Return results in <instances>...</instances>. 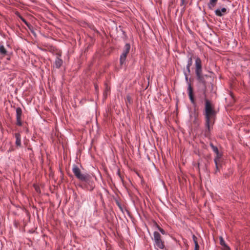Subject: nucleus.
<instances>
[{"mask_svg":"<svg viewBox=\"0 0 250 250\" xmlns=\"http://www.w3.org/2000/svg\"><path fill=\"white\" fill-rule=\"evenodd\" d=\"M197 80L200 83H202L204 86L206 85V78L208 77L207 75H204L202 72L196 73Z\"/></svg>","mask_w":250,"mask_h":250,"instance_id":"obj_7","label":"nucleus"},{"mask_svg":"<svg viewBox=\"0 0 250 250\" xmlns=\"http://www.w3.org/2000/svg\"><path fill=\"white\" fill-rule=\"evenodd\" d=\"M192 58L190 57L188 59L187 65L186 66L188 74L190 73V67L192 65Z\"/></svg>","mask_w":250,"mask_h":250,"instance_id":"obj_14","label":"nucleus"},{"mask_svg":"<svg viewBox=\"0 0 250 250\" xmlns=\"http://www.w3.org/2000/svg\"><path fill=\"white\" fill-rule=\"evenodd\" d=\"M157 228L159 230V231L163 235L166 234V231L161 227H160L159 226L157 225Z\"/></svg>","mask_w":250,"mask_h":250,"instance_id":"obj_19","label":"nucleus"},{"mask_svg":"<svg viewBox=\"0 0 250 250\" xmlns=\"http://www.w3.org/2000/svg\"><path fill=\"white\" fill-rule=\"evenodd\" d=\"M184 75H185V80L187 81V83H188L189 82L188 81V74L185 71H184Z\"/></svg>","mask_w":250,"mask_h":250,"instance_id":"obj_22","label":"nucleus"},{"mask_svg":"<svg viewBox=\"0 0 250 250\" xmlns=\"http://www.w3.org/2000/svg\"><path fill=\"white\" fill-rule=\"evenodd\" d=\"M126 99L127 100V102L129 103L131 102V97L130 96L128 95L126 96Z\"/></svg>","mask_w":250,"mask_h":250,"instance_id":"obj_26","label":"nucleus"},{"mask_svg":"<svg viewBox=\"0 0 250 250\" xmlns=\"http://www.w3.org/2000/svg\"><path fill=\"white\" fill-rule=\"evenodd\" d=\"M20 19L25 24V25L28 27L29 29H31V25L29 24L22 16L20 15H18Z\"/></svg>","mask_w":250,"mask_h":250,"instance_id":"obj_17","label":"nucleus"},{"mask_svg":"<svg viewBox=\"0 0 250 250\" xmlns=\"http://www.w3.org/2000/svg\"><path fill=\"white\" fill-rule=\"evenodd\" d=\"M72 171L76 177L81 181L83 180L86 179L88 177V173H82L80 169L76 165H73Z\"/></svg>","mask_w":250,"mask_h":250,"instance_id":"obj_4","label":"nucleus"},{"mask_svg":"<svg viewBox=\"0 0 250 250\" xmlns=\"http://www.w3.org/2000/svg\"><path fill=\"white\" fill-rule=\"evenodd\" d=\"M185 6H184L183 7L182 11H184L185 10Z\"/></svg>","mask_w":250,"mask_h":250,"instance_id":"obj_30","label":"nucleus"},{"mask_svg":"<svg viewBox=\"0 0 250 250\" xmlns=\"http://www.w3.org/2000/svg\"><path fill=\"white\" fill-rule=\"evenodd\" d=\"M209 146L211 148L212 151L216 154V156L214 159V161L215 164L216 171L218 170V162L221 158L222 155L219 152L217 146H214L212 143H210Z\"/></svg>","mask_w":250,"mask_h":250,"instance_id":"obj_6","label":"nucleus"},{"mask_svg":"<svg viewBox=\"0 0 250 250\" xmlns=\"http://www.w3.org/2000/svg\"><path fill=\"white\" fill-rule=\"evenodd\" d=\"M227 12V9L225 7L222 8L221 9H217L215 11V14L217 16L222 17L223 15V13H225Z\"/></svg>","mask_w":250,"mask_h":250,"instance_id":"obj_12","label":"nucleus"},{"mask_svg":"<svg viewBox=\"0 0 250 250\" xmlns=\"http://www.w3.org/2000/svg\"><path fill=\"white\" fill-rule=\"evenodd\" d=\"M21 118H16V124L17 125L19 126H21L22 125V122H21Z\"/></svg>","mask_w":250,"mask_h":250,"instance_id":"obj_20","label":"nucleus"},{"mask_svg":"<svg viewBox=\"0 0 250 250\" xmlns=\"http://www.w3.org/2000/svg\"><path fill=\"white\" fill-rule=\"evenodd\" d=\"M188 95L191 103L193 104H195V100L193 96V89L190 83H188V87L187 89Z\"/></svg>","mask_w":250,"mask_h":250,"instance_id":"obj_9","label":"nucleus"},{"mask_svg":"<svg viewBox=\"0 0 250 250\" xmlns=\"http://www.w3.org/2000/svg\"><path fill=\"white\" fill-rule=\"evenodd\" d=\"M154 248L155 250H164L166 249L165 241L162 239L161 234L158 231L153 232V237L152 238Z\"/></svg>","mask_w":250,"mask_h":250,"instance_id":"obj_2","label":"nucleus"},{"mask_svg":"<svg viewBox=\"0 0 250 250\" xmlns=\"http://www.w3.org/2000/svg\"><path fill=\"white\" fill-rule=\"evenodd\" d=\"M195 74L202 72V61L199 57H197L195 59Z\"/></svg>","mask_w":250,"mask_h":250,"instance_id":"obj_8","label":"nucleus"},{"mask_svg":"<svg viewBox=\"0 0 250 250\" xmlns=\"http://www.w3.org/2000/svg\"><path fill=\"white\" fill-rule=\"evenodd\" d=\"M118 174L120 176V177H121V175L120 174L119 171H118Z\"/></svg>","mask_w":250,"mask_h":250,"instance_id":"obj_29","label":"nucleus"},{"mask_svg":"<svg viewBox=\"0 0 250 250\" xmlns=\"http://www.w3.org/2000/svg\"><path fill=\"white\" fill-rule=\"evenodd\" d=\"M109 88L107 87V86H106L105 90L104 92V94L107 95L108 92H109Z\"/></svg>","mask_w":250,"mask_h":250,"instance_id":"obj_23","label":"nucleus"},{"mask_svg":"<svg viewBox=\"0 0 250 250\" xmlns=\"http://www.w3.org/2000/svg\"><path fill=\"white\" fill-rule=\"evenodd\" d=\"M57 55L58 56H57L55 59V61L54 62V66L57 68H59L62 64L63 61L60 58L61 55L60 54H58Z\"/></svg>","mask_w":250,"mask_h":250,"instance_id":"obj_10","label":"nucleus"},{"mask_svg":"<svg viewBox=\"0 0 250 250\" xmlns=\"http://www.w3.org/2000/svg\"><path fill=\"white\" fill-rule=\"evenodd\" d=\"M130 49V45L128 43H126L124 47V49L120 56V62L121 65H123L125 62L127 55L129 52Z\"/></svg>","mask_w":250,"mask_h":250,"instance_id":"obj_5","label":"nucleus"},{"mask_svg":"<svg viewBox=\"0 0 250 250\" xmlns=\"http://www.w3.org/2000/svg\"><path fill=\"white\" fill-rule=\"evenodd\" d=\"M205 130L206 134H208L210 131V124H213L217 112L215 110L214 106L211 102L205 99Z\"/></svg>","mask_w":250,"mask_h":250,"instance_id":"obj_1","label":"nucleus"},{"mask_svg":"<svg viewBox=\"0 0 250 250\" xmlns=\"http://www.w3.org/2000/svg\"><path fill=\"white\" fill-rule=\"evenodd\" d=\"M218 0H209V1L208 4V7L209 9H212L214 7L217 3Z\"/></svg>","mask_w":250,"mask_h":250,"instance_id":"obj_13","label":"nucleus"},{"mask_svg":"<svg viewBox=\"0 0 250 250\" xmlns=\"http://www.w3.org/2000/svg\"><path fill=\"white\" fill-rule=\"evenodd\" d=\"M192 238L193 241L194 243V245H195L196 243H198L197 238L194 234L192 235Z\"/></svg>","mask_w":250,"mask_h":250,"instance_id":"obj_21","label":"nucleus"},{"mask_svg":"<svg viewBox=\"0 0 250 250\" xmlns=\"http://www.w3.org/2000/svg\"><path fill=\"white\" fill-rule=\"evenodd\" d=\"M22 110L21 107H17L16 108V118H21Z\"/></svg>","mask_w":250,"mask_h":250,"instance_id":"obj_15","label":"nucleus"},{"mask_svg":"<svg viewBox=\"0 0 250 250\" xmlns=\"http://www.w3.org/2000/svg\"><path fill=\"white\" fill-rule=\"evenodd\" d=\"M0 53L3 55H6L7 53V50L5 48L4 45L2 44L0 45Z\"/></svg>","mask_w":250,"mask_h":250,"instance_id":"obj_16","label":"nucleus"},{"mask_svg":"<svg viewBox=\"0 0 250 250\" xmlns=\"http://www.w3.org/2000/svg\"><path fill=\"white\" fill-rule=\"evenodd\" d=\"M185 1V0H181V2L180 3L181 6H182L184 4Z\"/></svg>","mask_w":250,"mask_h":250,"instance_id":"obj_27","label":"nucleus"},{"mask_svg":"<svg viewBox=\"0 0 250 250\" xmlns=\"http://www.w3.org/2000/svg\"><path fill=\"white\" fill-rule=\"evenodd\" d=\"M222 250H231L229 246H226V247L222 248Z\"/></svg>","mask_w":250,"mask_h":250,"instance_id":"obj_25","label":"nucleus"},{"mask_svg":"<svg viewBox=\"0 0 250 250\" xmlns=\"http://www.w3.org/2000/svg\"><path fill=\"white\" fill-rule=\"evenodd\" d=\"M15 137L16 138L15 144L17 146H21V136L19 133H16L15 134Z\"/></svg>","mask_w":250,"mask_h":250,"instance_id":"obj_11","label":"nucleus"},{"mask_svg":"<svg viewBox=\"0 0 250 250\" xmlns=\"http://www.w3.org/2000/svg\"><path fill=\"white\" fill-rule=\"evenodd\" d=\"M95 88L96 90H97L98 89V85H96V84H95Z\"/></svg>","mask_w":250,"mask_h":250,"instance_id":"obj_28","label":"nucleus"},{"mask_svg":"<svg viewBox=\"0 0 250 250\" xmlns=\"http://www.w3.org/2000/svg\"><path fill=\"white\" fill-rule=\"evenodd\" d=\"M195 245V248L194 250H199V245L198 243H196Z\"/></svg>","mask_w":250,"mask_h":250,"instance_id":"obj_24","label":"nucleus"},{"mask_svg":"<svg viewBox=\"0 0 250 250\" xmlns=\"http://www.w3.org/2000/svg\"><path fill=\"white\" fill-rule=\"evenodd\" d=\"M82 181L84 182L83 184L80 186L83 188L89 191H92L94 188V183L93 181L91 180V177L89 174H88V177L86 178V179L83 180Z\"/></svg>","mask_w":250,"mask_h":250,"instance_id":"obj_3","label":"nucleus"},{"mask_svg":"<svg viewBox=\"0 0 250 250\" xmlns=\"http://www.w3.org/2000/svg\"><path fill=\"white\" fill-rule=\"evenodd\" d=\"M220 240V244L221 245L222 248L226 247V246H228L227 244L225 243L224 240L223 239L222 236L219 237Z\"/></svg>","mask_w":250,"mask_h":250,"instance_id":"obj_18","label":"nucleus"}]
</instances>
